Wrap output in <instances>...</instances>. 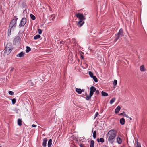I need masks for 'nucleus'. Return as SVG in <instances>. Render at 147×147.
Returning a JSON list of instances; mask_svg holds the SVG:
<instances>
[{"label": "nucleus", "instance_id": "1", "mask_svg": "<svg viewBox=\"0 0 147 147\" xmlns=\"http://www.w3.org/2000/svg\"><path fill=\"white\" fill-rule=\"evenodd\" d=\"M117 132L115 129H111L107 133V138L109 143L113 144L117 135Z\"/></svg>", "mask_w": 147, "mask_h": 147}, {"label": "nucleus", "instance_id": "2", "mask_svg": "<svg viewBox=\"0 0 147 147\" xmlns=\"http://www.w3.org/2000/svg\"><path fill=\"white\" fill-rule=\"evenodd\" d=\"M18 19V18H16L15 19H13L11 21L9 26V29L8 31V35L10 36L11 35V31L12 30L14 31V29L16 27L17 20Z\"/></svg>", "mask_w": 147, "mask_h": 147}, {"label": "nucleus", "instance_id": "3", "mask_svg": "<svg viewBox=\"0 0 147 147\" xmlns=\"http://www.w3.org/2000/svg\"><path fill=\"white\" fill-rule=\"evenodd\" d=\"M76 16L79 20L77 24V25L81 27L84 23L83 20L85 19V18L82 14L79 13L76 14Z\"/></svg>", "mask_w": 147, "mask_h": 147}, {"label": "nucleus", "instance_id": "4", "mask_svg": "<svg viewBox=\"0 0 147 147\" xmlns=\"http://www.w3.org/2000/svg\"><path fill=\"white\" fill-rule=\"evenodd\" d=\"M12 44L9 43L6 45L5 47V50L4 53V54L8 55L9 54L12 50Z\"/></svg>", "mask_w": 147, "mask_h": 147}, {"label": "nucleus", "instance_id": "5", "mask_svg": "<svg viewBox=\"0 0 147 147\" xmlns=\"http://www.w3.org/2000/svg\"><path fill=\"white\" fill-rule=\"evenodd\" d=\"M26 23V19L25 17L23 18L20 23L19 25V28L24 26Z\"/></svg>", "mask_w": 147, "mask_h": 147}, {"label": "nucleus", "instance_id": "6", "mask_svg": "<svg viewBox=\"0 0 147 147\" xmlns=\"http://www.w3.org/2000/svg\"><path fill=\"white\" fill-rule=\"evenodd\" d=\"M96 91V88L93 86H92L90 88V94L92 96L94 92Z\"/></svg>", "mask_w": 147, "mask_h": 147}, {"label": "nucleus", "instance_id": "7", "mask_svg": "<svg viewBox=\"0 0 147 147\" xmlns=\"http://www.w3.org/2000/svg\"><path fill=\"white\" fill-rule=\"evenodd\" d=\"M25 54V53H24L23 51H22L18 54L16 56L18 57H24Z\"/></svg>", "mask_w": 147, "mask_h": 147}, {"label": "nucleus", "instance_id": "8", "mask_svg": "<svg viewBox=\"0 0 147 147\" xmlns=\"http://www.w3.org/2000/svg\"><path fill=\"white\" fill-rule=\"evenodd\" d=\"M117 142L119 144H121L122 142V139L119 136H118L117 138Z\"/></svg>", "mask_w": 147, "mask_h": 147}, {"label": "nucleus", "instance_id": "9", "mask_svg": "<svg viewBox=\"0 0 147 147\" xmlns=\"http://www.w3.org/2000/svg\"><path fill=\"white\" fill-rule=\"evenodd\" d=\"M121 109V107L120 106H118L115 109V114H117L119 112Z\"/></svg>", "mask_w": 147, "mask_h": 147}, {"label": "nucleus", "instance_id": "10", "mask_svg": "<svg viewBox=\"0 0 147 147\" xmlns=\"http://www.w3.org/2000/svg\"><path fill=\"white\" fill-rule=\"evenodd\" d=\"M123 31L122 29H121L119 30L117 34L120 36L122 37L123 36Z\"/></svg>", "mask_w": 147, "mask_h": 147}, {"label": "nucleus", "instance_id": "11", "mask_svg": "<svg viewBox=\"0 0 147 147\" xmlns=\"http://www.w3.org/2000/svg\"><path fill=\"white\" fill-rule=\"evenodd\" d=\"M47 139L46 138H44L43 140V142L42 143V146L44 147H46L47 145Z\"/></svg>", "mask_w": 147, "mask_h": 147}, {"label": "nucleus", "instance_id": "12", "mask_svg": "<svg viewBox=\"0 0 147 147\" xmlns=\"http://www.w3.org/2000/svg\"><path fill=\"white\" fill-rule=\"evenodd\" d=\"M125 120L123 118H122L120 119V123L122 125L125 124Z\"/></svg>", "mask_w": 147, "mask_h": 147}, {"label": "nucleus", "instance_id": "13", "mask_svg": "<svg viewBox=\"0 0 147 147\" xmlns=\"http://www.w3.org/2000/svg\"><path fill=\"white\" fill-rule=\"evenodd\" d=\"M97 140L98 142H100L101 143H103L104 142V140L102 138H101L100 139L98 138Z\"/></svg>", "mask_w": 147, "mask_h": 147}, {"label": "nucleus", "instance_id": "14", "mask_svg": "<svg viewBox=\"0 0 147 147\" xmlns=\"http://www.w3.org/2000/svg\"><path fill=\"white\" fill-rule=\"evenodd\" d=\"M52 140L51 139H50L48 142V147H51V146L52 145Z\"/></svg>", "mask_w": 147, "mask_h": 147}, {"label": "nucleus", "instance_id": "15", "mask_svg": "<svg viewBox=\"0 0 147 147\" xmlns=\"http://www.w3.org/2000/svg\"><path fill=\"white\" fill-rule=\"evenodd\" d=\"M76 92L79 94H81L82 92V90L80 88H76Z\"/></svg>", "mask_w": 147, "mask_h": 147}, {"label": "nucleus", "instance_id": "16", "mask_svg": "<svg viewBox=\"0 0 147 147\" xmlns=\"http://www.w3.org/2000/svg\"><path fill=\"white\" fill-rule=\"evenodd\" d=\"M94 142L93 140H91L90 141V147H94Z\"/></svg>", "mask_w": 147, "mask_h": 147}, {"label": "nucleus", "instance_id": "17", "mask_svg": "<svg viewBox=\"0 0 147 147\" xmlns=\"http://www.w3.org/2000/svg\"><path fill=\"white\" fill-rule=\"evenodd\" d=\"M140 70L142 72L144 71H145V69L144 65H142L140 67Z\"/></svg>", "mask_w": 147, "mask_h": 147}, {"label": "nucleus", "instance_id": "18", "mask_svg": "<svg viewBox=\"0 0 147 147\" xmlns=\"http://www.w3.org/2000/svg\"><path fill=\"white\" fill-rule=\"evenodd\" d=\"M18 124L20 126L22 125V121L20 119H19L18 120Z\"/></svg>", "mask_w": 147, "mask_h": 147}, {"label": "nucleus", "instance_id": "19", "mask_svg": "<svg viewBox=\"0 0 147 147\" xmlns=\"http://www.w3.org/2000/svg\"><path fill=\"white\" fill-rule=\"evenodd\" d=\"M101 94L102 95L104 96H107L108 95V94L107 93L103 91L101 92Z\"/></svg>", "mask_w": 147, "mask_h": 147}, {"label": "nucleus", "instance_id": "20", "mask_svg": "<svg viewBox=\"0 0 147 147\" xmlns=\"http://www.w3.org/2000/svg\"><path fill=\"white\" fill-rule=\"evenodd\" d=\"M26 53H28L29 51H31V49L29 47L27 46H26Z\"/></svg>", "mask_w": 147, "mask_h": 147}, {"label": "nucleus", "instance_id": "21", "mask_svg": "<svg viewBox=\"0 0 147 147\" xmlns=\"http://www.w3.org/2000/svg\"><path fill=\"white\" fill-rule=\"evenodd\" d=\"M40 37V36L39 35L37 34L34 37V40H36L37 39H38Z\"/></svg>", "mask_w": 147, "mask_h": 147}, {"label": "nucleus", "instance_id": "22", "mask_svg": "<svg viewBox=\"0 0 147 147\" xmlns=\"http://www.w3.org/2000/svg\"><path fill=\"white\" fill-rule=\"evenodd\" d=\"M121 37L119 35H118V34H117L116 35V38L115 40V41H116L120 37Z\"/></svg>", "mask_w": 147, "mask_h": 147}, {"label": "nucleus", "instance_id": "23", "mask_svg": "<svg viewBox=\"0 0 147 147\" xmlns=\"http://www.w3.org/2000/svg\"><path fill=\"white\" fill-rule=\"evenodd\" d=\"M92 96L89 94V95H87L86 97V99L87 100H89L90 99Z\"/></svg>", "mask_w": 147, "mask_h": 147}, {"label": "nucleus", "instance_id": "24", "mask_svg": "<svg viewBox=\"0 0 147 147\" xmlns=\"http://www.w3.org/2000/svg\"><path fill=\"white\" fill-rule=\"evenodd\" d=\"M115 98H113L111 99L110 100L109 103L110 104H112L115 101Z\"/></svg>", "mask_w": 147, "mask_h": 147}, {"label": "nucleus", "instance_id": "25", "mask_svg": "<svg viewBox=\"0 0 147 147\" xmlns=\"http://www.w3.org/2000/svg\"><path fill=\"white\" fill-rule=\"evenodd\" d=\"M20 37L18 36H16L14 39V41L15 42H18L19 40Z\"/></svg>", "mask_w": 147, "mask_h": 147}, {"label": "nucleus", "instance_id": "26", "mask_svg": "<svg viewBox=\"0 0 147 147\" xmlns=\"http://www.w3.org/2000/svg\"><path fill=\"white\" fill-rule=\"evenodd\" d=\"M92 78L93 79L95 82H98V79L95 76H94Z\"/></svg>", "mask_w": 147, "mask_h": 147}, {"label": "nucleus", "instance_id": "27", "mask_svg": "<svg viewBox=\"0 0 147 147\" xmlns=\"http://www.w3.org/2000/svg\"><path fill=\"white\" fill-rule=\"evenodd\" d=\"M28 83L31 86H32L34 85L32 81L31 80H29L28 81Z\"/></svg>", "mask_w": 147, "mask_h": 147}, {"label": "nucleus", "instance_id": "28", "mask_svg": "<svg viewBox=\"0 0 147 147\" xmlns=\"http://www.w3.org/2000/svg\"><path fill=\"white\" fill-rule=\"evenodd\" d=\"M30 17L32 19V20H34L36 19L35 16L33 15L32 14H31L30 15Z\"/></svg>", "mask_w": 147, "mask_h": 147}, {"label": "nucleus", "instance_id": "29", "mask_svg": "<svg viewBox=\"0 0 147 147\" xmlns=\"http://www.w3.org/2000/svg\"><path fill=\"white\" fill-rule=\"evenodd\" d=\"M136 147H141L140 143L138 142V140L136 141Z\"/></svg>", "mask_w": 147, "mask_h": 147}, {"label": "nucleus", "instance_id": "30", "mask_svg": "<svg viewBox=\"0 0 147 147\" xmlns=\"http://www.w3.org/2000/svg\"><path fill=\"white\" fill-rule=\"evenodd\" d=\"M93 137L94 139H95L96 137V131H94L93 134Z\"/></svg>", "mask_w": 147, "mask_h": 147}, {"label": "nucleus", "instance_id": "31", "mask_svg": "<svg viewBox=\"0 0 147 147\" xmlns=\"http://www.w3.org/2000/svg\"><path fill=\"white\" fill-rule=\"evenodd\" d=\"M11 100H12V104H14L16 102V99L15 98H13V99H11Z\"/></svg>", "mask_w": 147, "mask_h": 147}, {"label": "nucleus", "instance_id": "32", "mask_svg": "<svg viewBox=\"0 0 147 147\" xmlns=\"http://www.w3.org/2000/svg\"><path fill=\"white\" fill-rule=\"evenodd\" d=\"M89 74L91 78L94 76L93 73L91 71L89 72Z\"/></svg>", "mask_w": 147, "mask_h": 147}, {"label": "nucleus", "instance_id": "33", "mask_svg": "<svg viewBox=\"0 0 147 147\" xmlns=\"http://www.w3.org/2000/svg\"><path fill=\"white\" fill-rule=\"evenodd\" d=\"M38 32L39 34H41L42 33V30L40 29H38Z\"/></svg>", "mask_w": 147, "mask_h": 147}, {"label": "nucleus", "instance_id": "34", "mask_svg": "<svg viewBox=\"0 0 147 147\" xmlns=\"http://www.w3.org/2000/svg\"><path fill=\"white\" fill-rule=\"evenodd\" d=\"M9 94L11 95H13L14 94V92L12 91H9L8 92Z\"/></svg>", "mask_w": 147, "mask_h": 147}, {"label": "nucleus", "instance_id": "35", "mask_svg": "<svg viewBox=\"0 0 147 147\" xmlns=\"http://www.w3.org/2000/svg\"><path fill=\"white\" fill-rule=\"evenodd\" d=\"M22 5L23 8H25L26 6V3L25 2H22Z\"/></svg>", "mask_w": 147, "mask_h": 147}, {"label": "nucleus", "instance_id": "36", "mask_svg": "<svg viewBox=\"0 0 147 147\" xmlns=\"http://www.w3.org/2000/svg\"><path fill=\"white\" fill-rule=\"evenodd\" d=\"M117 84V80H115L114 81L113 83V84L114 85L116 86Z\"/></svg>", "mask_w": 147, "mask_h": 147}, {"label": "nucleus", "instance_id": "37", "mask_svg": "<svg viewBox=\"0 0 147 147\" xmlns=\"http://www.w3.org/2000/svg\"><path fill=\"white\" fill-rule=\"evenodd\" d=\"M98 115V112H96L94 115V120L97 117Z\"/></svg>", "mask_w": 147, "mask_h": 147}, {"label": "nucleus", "instance_id": "38", "mask_svg": "<svg viewBox=\"0 0 147 147\" xmlns=\"http://www.w3.org/2000/svg\"><path fill=\"white\" fill-rule=\"evenodd\" d=\"M76 39H75V38H73V39H72L73 43L74 44H75V45L76 44Z\"/></svg>", "mask_w": 147, "mask_h": 147}, {"label": "nucleus", "instance_id": "39", "mask_svg": "<svg viewBox=\"0 0 147 147\" xmlns=\"http://www.w3.org/2000/svg\"><path fill=\"white\" fill-rule=\"evenodd\" d=\"M96 94L97 95L99 93V92L98 90H96Z\"/></svg>", "mask_w": 147, "mask_h": 147}, {"label": "nucleus", "instance_id": "40", "mask_svg": "<svg viewBox=\"0 0 147 147\" xmlns=\"http://www.w3.org/2000/svg\"><path fill=\"white\" fill-rule=\"evenodd\" d=\"M79 145L80 147H84V145L82 144H80Z\"/></svg>", "mask_w": 147, "mask_h": 147}, {"label": "nucleus", "instance_id": "41", "mask_svg": "<svg viewBox=\"0 0 147 147\" xmlns=\"http://www.w3.org/2000/svg\"><path fill=\"white\" fill-rule=\"evenodd\" d=\"M123 116H125V117H126L127 118H129V117L128 115H127L126 114H124V115H123Z\"/></svg>", "mask_w": 147, "mask_h": 147}, {"label": "nucleus", "instance_id": "42", "mask_svg": "<svg viewBox=\"0 0 147 147\" xmlns=\"http://www.w3.org/2000/svg\"><path fill=\"white\" fill-rule=\"evenodd\" d=\"M124 114H125V112L124 111L123 113H120V115H123H123H124Z\"/></svg>", "mask_w": 147, "mask_h": 147}, {"label": "nucleus", "instance_id": "43", "mask_svg": "<svg viewBox=\"0 0 147 147\" xmlns=\"http://www.w3.org/2000/svg\"><path fill=\"white\" fill-rule=\"evenodd\" d=\"M32 127H36V125L34 124H33L32 125Z\"/></svg>", "mask_w": 147, "mask_h": 147}, {"label": "nucleus", "instance_id": "44", "mask_svg": "<svg viewBox=\"0 0 147 147\" xmlns=\"http://www.w3.org/2000/svg\"><path fill=\"white\" fill-rule=\"evenodd\" d=\"M59 43L60 44H63L64 43V42L63 41H60L59 42Z\"/></svg>", "mask_w": 147, "mask_h": 147}, {"label": "nucleus", "instance_id": "45", "mask_svg": "<svg viewBox=\"0 0 147 147\" xmlns=\"http://www.w3.org/2000/svg\"><path fill=\"white\" fill-rule=\"evenodd\" d=\"M14 68H12L10 70V71H13Z\"/></svg>", "mask_w": 147, "mask_h": 147}, {"label": "nucleus", "instance_id": "46", "mask_svg": "<svg viewBox=\"0 0 147 147\" xmlns=\"http://www.w3.org/2000/svg\"><path fill=\"white\" fill-rule=\"evenodd\" d=\"M129 119H130V120H132V119L131 118V117H129Z\"/></svg>", "mask_w": 147, "mask_h": 147}, {"label": "nucleus", "instance_id": "47", "mask_svg": "<svg viewBox=\"0 0 147 147\" xmlns=\"http://www.w3.org/2000/svg\"><path fill=\"white\" fill-rule=\"evenodd\" d=\"M82 92H84V89H82Z\"/></svg>", "mask_w": 147, "mask_h": 147}, {"label": "nucleus", "instance_id": "48", "mask_svg": "<svg viewBox=\"0 0 147 147\" xmlns=\"http://www.w3.org/2000/svg\"><path fill=\"white\" fill-rule=\"evenodd\" d=\"M81 57L82 59L84 58V57L82 56H81Z\"/></svg>", "mask_w": 147, "mask_h": 147}, {"label": "nucleus", "instance_id": "49", "mask_svg": "<svg viewBox=\"0 0 147 147\" xmlns=\"http://www.w3.org/2000/svg\"><path fill=\"white\" fill-rule=\"evenodd\" d=\"M102 147H106V146L105 145L103 146Z\"/></svg>", "mask_w": 147, "mask_h": 147}, {"label": "nucleus", "instance_id": "50", "mask_svg": "<svg viewBox=\"0 0 147 147\" xmlns=\"http://www.w3.org/2000/svg\"><path fill=\"white\" fill-rule=\"evenodd\" d=\"M0 147H1V146H0Z\"/></svg>", "mask_w": 147, "mask_h": 147}]
</instances>
